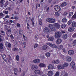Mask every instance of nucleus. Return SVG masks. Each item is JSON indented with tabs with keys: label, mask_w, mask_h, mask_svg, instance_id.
Listing matches in <instances>:
<instances>
[{
	"label": "nucleus",
	"mask_w": 76,
	"mask_h": 76,
	"mask_svg": "<svg viewBox=\"0 0 76 76\" xmlns=\"http://www.w3.org/2000/svg\"><path fill=\"white\" fill-rule=\"evenodd\" d=\"M47 22H49V23H54L55 22V19L53 18H49L46 19Z\"/></svg>",
	"instance_id": "1"
},
{
	"label": "nucleus",
	"mask_w": 76,
	"mask_h": 76,
	"mask_svg": "<svg viewBox=\"0 0 76 76\" xmlns=\"http://www.w3.org/2000/svg\"><path fill=\"white\" fill-rule=\"evenodd\" d=\"M34 73L35 74H37V75H42V72L40 71V70L39 69H36V70L34 71Z\"/></svg>",
	"instance_id": "2"
},
{
	"label": "nucleus",
	"mask_w": 76,
	"mask_h": 76,
	"mask_svg": "<svg viewBox=\"0 0 76 76\" xmlns=\"http://www.w3.org/2000/svg\"><path fill=\"white\" fill-rule=\"evenodd\" d=\"M55 34L54 37L56 38H58L61 37V35H60V33L59 32H55Z\"/></svg>",
	"instance_id": "3"
},
{
	"label": "nucleus",
	"mask_w": 76,
	"mask_h": 76,
	"mask_svg": "<svg viewBox=\"0 0 76 76\" xmlns=\"http://www.w3.org/2000/svg\"><path fill=\"white\" fill-rule=\"evenodd\" d=\"M54 9L57 12H60V10H61L60 7L58 5L55 6Z\"/></svg>",
	"instance_id": "4"
},
{
	"label": "nucleus",
	"mask_w": 76,
	"mask_h": 76,
	"mask_svg": "<svg viewBox=\"0 0 76 76\" xmlns=\"http://www.w3.org/2000/svg\"><path fill=\"white\" fill-rule=\"evenodd\" d=\"M49 27L52 31H56V28L54 26L52 25H49Z\"/></svg>",
	"instance_id": "5"
},
{
	"label": "nucleus",
	"mask_w": 76,
	"mask_h": 76,
	"mask_svg": "<svg viewBox=\"0 0 76 76\" xmlns=\"http://www.w3.org/2000/svg\"><path fill=\"white\" fill-rule=\"evenodd\" d=\"M47 45H49V46H50V47H52V48H57V46L54 44H52L51 43H47Z\"/></svg>",
	"instance_id": "6"
},
{
	"label": "nucleus",
	"mask_w": 76,
	"mask_h": 76,
	"mask_svg": "<svg viewBox=\"0 0 76 76\" xmlns=\"http://www.w3.org/2000/svg\"><path fill=\"white\" fill-rule=\"evenodd\" d=\"M71 66V67H72L73 69L75 70H76V67L75 66V62H72L70 64Z\"/></svg>",
	"instance_id": "7"
},
{
	"label": "nucleus",
	"mask_w": 76,
	"mask_h": 76,
	"mask_svg": "<svg viewBox=\"0 0 76 76\" xmlns=\"http://www.w3.org/2000/svg\"><path fill=\"white\" fill-rule=\"evenodd\" d=\"M43 32L45 34H48L49 33V29L47 27H45L43 29Z\"/></svg>",
	"instance_id": "8"
},
{
	"label": "nucleus",
	"mask_w": 76,
	"mask_h": 76,
	"mask_svg": "<svg viewBox=\"0 0 76 76\" xmlns=\"http://www.w3.org/2000/svg\"><path fill=\"white\" fill-rule=\"evenodd\" d=\"M48 69L50 70L51 69H54V66L52 64H49L48 66Z\"/></svg>",
	"instance_id": "9"
},
{
	"label": "nucleus",
	"mask_w": 76,
	"mask_h": 76,
	"mask_svg": "<svg viewBox=\"0 0 76 76\" xmlns=\"http://www.w3.org/2000/svg\"><path fill=\"white\" fill-rule=\"evenodd\" d=\"M54 26H55L56 28H57V29H59L60 28V24L58 23H55L54 24Z\"/></svg>",
	"instance_id": "10"
},
{
	"label": "nucleus",
	"mask_w": 76,
	"mask_h": 76,
	"mask_svg": "<svg viewBox=\"0 0 76 76\" xmlns=\"http://www.w3.org/2000/svg\"><path fill=\"white\" fill-rule=\"evenodd\" d=\"M52 63H53V64H58L59 63H60V61L57 60L56 61H52Z\"/></svg>",
	"instance_id": "11"
},
{
	"label": "nucleus",
	"mask_w": 76,
	"mask_h": 76,
	"mask_svg": "<svg viewBox=\"0 0 76 76\" xmlns=\"http://www.w3.org/2000/svg\"><path fill=\"white\" fill-rule=\"evenodd\" d=\"M33 62L34 63H38L40 62V60L39 59H35L33 61Z\"/></svg>",
	"instance_id": "12"
},
{
	"label": "nucleus",
	"mask_w": 76,
	"mask_h": 76,
	"mask_svg": "<svg viewBox=\"0 0 76 76\" xmlns=\"http://www.w3.org/2000/svg\"><path fill=\"white\" fill-rule=\"evenodd\" d=\"M48 47L47 45H43L42 47V49L43 50H45L48 48Z\"/></svg>",
	"instance_id": "13"
},
{
	"label": "nucleus",
	"mask_w": 76,
	"mask_h": 76,
	"mask_svg": "<svg viewBox=\"0 0 76 76\" xmlns=\"http://www.w3.org/2000/svg\"><path fill=\"white\" fill-rule=\"evenodd\" d=\"M74 29L75 28H73V27H71L69 28L68 31L69 32H73Z\"/></svg>",
	"instance_id": "14"
},
{
	"label": "nucleus",
	"mask_w": 76,
	"mask_h": 76,
	"mask_svg": "<svg viewBox=\"0 0 76 76\" xmlns=\"http://www.w3.org/2000/svg\"><path fill=\"white\" fill-rule=\"evenodd\" d=\"M62 41V40H61V39H58L56 41V44H60L61 42Z\"/></svg>",
	"instance_id": "15"
},
{
	"label": "nucleus",
	"mask_w": 76,
	"mask_h": 76,
	"mask_svg": "<svg viewBox=\"0 0 76 76\" xmlns=\"http://www.w3.org/2000/svg\"><path fill=\"white\" fill-rule=\"evenodd\" d=\"M67 34H64L62 36V38L63 39H67Z\"/></svg>",
	"instance_id": "16"
},
{
	"label": "nucleus",
	"mask_w": 76,
	"mask_h": 76,
	"mask_svg": "<svg viewBox=\"0 0 76 76\" xmlns=\"http://www.w3.org/2000/svg\"><path fill=\"white\" fill-rule=\"evenodd\" d=\"M68 53L69 55H73L74 54V51L73 50H70L68 51Z\"/></svg>",
	"instance_id": "17"
},
{
	"label": "nucleus",
	"mask_w": 76,
	"mask_h": 76,
	"mask_svg": "<svg viewBox=\"0 0 76 76\" xmlns=\"http://www.w3.org/2000/svg\"><path fill=\"white\" fill-rule=\"evenodd\" d=\"M48 76H53V71H49L48 73Z\"/></svg>",
	"instance_id": "18"
},
{
	"label": "nucleus",
	"mask_w": 76,
	"mask_h": 76,
	"mask_svg": "<svg viewBox=\"0 0 76 76\" xmlns=\"http://www.w3.org/2000/svg\"><path fill=\"white\" fill-rule=\"evenodd\" d=\"M66 60L67 61L70 62L72 60V58L69 57H67L66 58Z\"/></svg>",
	"instance_id": "19"
},
{
	"label": "nucleus",
	"mask_w": 76,
	"mask_h": 76,
	"mask_svg": "<svg viewBox=\"0 0 76 76\" xmlns=\"http://www.w3.org/2000/svg\"><path fill=\"white\" fill-rule=\"evenodd\" d=\"M48 40L49 41H53L54 40V37L53 36L50 37L48 39Z\"/></svg>",
	"instance_id": "20"
},
{
	"label": "nucleus",
	"mask_w": 76,
	"mask_h": 76,
	"mask_svg": "<svg viewBox=\"0 0 76 76\" xmlns=\"http://www.w3.org/2000/svg\"><path fill=\"white\" fill-rule=\"evenodd\" d=\"M72 25L73 27H76V22L73 21L72 23Z\"/></svg>",
	"instance_id": "21"
},
{
	"label": "nucleus",
	"mask_w": 76,
	"mask_h": 76,
	"mask_svg": "<svg viewBox=\"0 0 76 76\" xmlns=\"http://www.w3.org/2000/svg\"><path fill=\"white\" fill-rule=\"evenodd\" d=\"M38 68V66H36V65H33L31 66L32 69H36Z\"/></svg>",
	"instance_id": "22"
},
{
	"label": "nucleus",
	"mask_w": 76,
	"mask_h": 76,
	"mask_svg": "<svg viewBox=\"0 0 76 76\" xmlns=\"http://www.w3.org/2000/svg\"><path fill=\"white\" fill-rule=\"evenodd\" d=\"M12 32V30L10 29H8V28L7 29V31L6 32V34H8V32H10V33H11V32Z\"/></svg>",
	"instance_id": "23"
},
{
	"label": "nucleus",
	"mask_w": 76,
	"mask_h": 76,
	"mask_svg": "<svg viewBox=\"0 0 76 76\" xmlns=\"http://www.w3.org/2000/svg\"><path fill=\"white\" fill-rule=\"evenodd\" d=\"M62 22L63 23H66L67 22V19L66 18H64L62 20Z\"/></svg>",
	"instance_id": "24"
},
{
	"label": "nucleus",
	"mask_w": 76,
	"mask_h": 76,
	"mask_svg": "<svg viewBox=\"0 0 76 76\" xmlns=\"http://www.w3.org/2000/svg\"><path fill=\"white\" fill-rule=\"evenodd\" d=\"M67 5V4L66 2H64L63 3L61 4V7H64L66 6Z\"/></svg>",
	"instance_id": "25"
},
{
	"label": "nucleus",
	"mask_w": 76,
	"mask_h": 76,
	"mask_svg": "<svg viewBox=\"0 0 76 76\" xmlns=\"http://www.w3.org/2000/svg\"><path fill=\"white\" fill-rule=\"evenodd\" d=\"M40 67H45V65L44 64H39Z\"/></svg>",
	"instance_id": "26"
},
{
	"label": "nucleus",
	"mask_w": 76,
	"mask_h": 76,
	"mask_svg": "<svg viewBox=\"0 0 76 76\" xmlns=\"http://www.w3.org/2000/svg\"><path fill=\"white\" fill-rule=\"evenodd\" d=\"M45 55L48 58L50 56V53H45Z\"/></svg>",
	"instance_id": "27"
},
{
	"label": "nucleus",
	"mask_w": 76,
	"mask_h": 76,
	"mask_svg": "<svg viewBox=\"0 0 76 76\" xmlns=\"http://www.w3.org/2000/svg\"><path fill=\"white\" fill-rule=\"evenodd\" d=\"M64 67H67L68 66H69V64L67 63H64V64L63 65Z\"/></svg>",
	"instance_id": "28"
},
{
	"label": "nucleus",
	"mask_w": 76,
	"mask_h": 76,
	"mask_svg": "<svg viewBox=\"0 0 76 76\" xmlns=\"http://www.w3.org/2000/svg\"><path fill=\"white\" fill-rule=\"evenodd\" d=\"M4 2H5V1L4 0H1V1H0V4L1 5H3V3Z\"/></svg>",
	"instance_id": "29"
},
{
	"label": "nucleus",
	"mask_w": 76,
	"mask_h": 76,
	"mask_svg": "<svg viewBox=\"0 0 76 76\" xmlns=\"http://www.w3.org/2000/svg\"><path fill=\"white\" fill-rule=\"evenodd\" d=\"M18 50L20 54H22V49L21 48H19Z\"/></svg>",
	"instance_id": "30"
},
{
	"label": "nucleus",
	"mask_w": 76,
	"mask_h": 76,
	"mask_svg": "<svg viewBox=\"0 0 76 76\" xmlns=\"http://www.w3.org/2000/svg\"><path fill=\"white\" fill-rule=\"evenodd\" d=\"M73 45L74 46H75V47H76V39L74 41V42L73 43Z\"/></svg>",
	"instance_id": "31"
},
{
	"label": "nucleus",
	"mask_w": 76,
	"mask_h": 76,
	"mask_svg": "<svg viewBox=\"0 0 76 76\" xmlns=\"http://www.w3.org/2000/svg\"><path fill=\"white\" fill-rule=\"evenodd\" d=\"M63 47V45H60L59 47H58V49L59 50H61V49H62Z\"/></svg>",
	"instance_id": "32"
},
{
	"label": "nucleus",
	"mask_w": 76,
	"mask_h": 76,
	"mask_svg": "<svg viewBox=\"0 0 76 76\" xmlns=\"http://www.w3.org/2000/svg\"><path fill=\"white\" fill-rule=\"evenodd\" d=\"M55 15L56 16H60V14H59V13L57 12L55 13Z\"/></svg>",
	"instance_id": "33"
},
{
	"label": "nucleus",
	"mask_w": 76,
	"mask_h": 76,
	"mask_svg": "<svg viewBox=\"0 0 76 76\" xmlns=\"http://www.w3.org/2000/svg\"><path fill=\"white\" fill-rule=\"evenodd\" d=\"M14 71L16 73H18V69L16 68H14Z\"/></svg>",
	"instance_id": "34"
},
{
	"label": "nucleus",
	"mask_w": 76,
	"mask_h": 76,
	"mask_svg": "<svg viewBox=\"0 0 76 76\" xmlns=\"http://www.w3.org/2000/svg\"><path fill=\"white\" fill-rule=\"evenodd\" d=\"M62 67V65H59L57 67L59 69H62V67Z\"/></svg>",
	"instance_id": "35"
},
{
	"label": "nucleus",
	"mask_w": 76,
	"mask_h": 76,
	"mask_svg": "<svg viewBox=\"0 0 76 76\" xmlns=\"http://www.w3.org/2000/svg\"><path fill=\"white\" fill-rule=\"evenodd\" d=\"M3 45L2 43H0V49L1 50L3 49Z\"/></svg>",
	"instance_id": "36"
},
{
	"label": "nucleus",
	"mask_w": 76,
	"mask_h": 76,
	"mask_svg": "<svg viewBox=\"0 0 76 76\" xmlns=\"http://www.w3.org/2000/svg\"><path fill=\"white\" fill-rule=\"evenodd\" d=\"M7 60H8L9 62H10V60H12V58L10 56H9L7 58Z\"/></svg>",
	"instance_id": "37"
},
{
	"label": "nucleus",
	"mask_w": 76,
	"mask_h": 76,
	"mask_svg": "<svg viewBox=\"0 0 76 76\" xmlns=\"http://www.w3.org/2000/svg\"><path fill=\"white\" fill-rule=\"evenodd\" d=\"M59 72H57L55 75V76H59Z\"/></svg>",
	"instance_id": "38"
},
{
	"label": "nucleus",
	"mask_w": 76,
	"mask_h": 76,
	"mask_svg": "<svg viewBox=\"0 0 76 76\" xmlns=\"http://www.w3.org/2000/svg\"><path fill=\"white\" fill-rule=\"evenodd\" d=\"M42 20H39V25H42Z\"/></svg>",
	"instance_id": "39"
},
{
	"label": "nucleus",
	"mask_w": 76,
	"mask_h": 76,
	"mask_svg": "<svg viewBox=\"0 0 76 76\" xmlns=\"http://www.w3.org/2000/svg\"><path fill=\"white\" fill-rule=\"evenodd\" d=\"M73 13L72 12H71L69 13V16H72L73 15Z\"/></svg>",
	"instance_id": "40"
},
{
	"label": "nucleus",
	"mask_w": 76,
	"mask_h": 76,
	"mask_svg": "<svg viewBox=\"0 0 76 76\" xmlns=\"http://www.w3.org/2000/svg\"><path fill=\"white\" fill-rule=\"evenodd\" d=\"M18 49L16 48H15L13 49V51H18Z\"/></svg>",
	"instance_id": "41"
},
{
	"label": "nucleus",
	"mask_w": 76,
	"mask_h": 76,
	"mask_svg": "<svg viewBox=\"0 0 76 76\" xmlns=\"http://www.w3.org/2000/svg\"><path fill=\"white\" fill-rule=\"evenodd\" d=\"M65 27H66V25H65L64 24H62L61 26V27L62 28H65Z\"/></svg>",
	"instance_id": "42"
},
{
	"label": "nucleus",
	"mask_w": 76,
	"mask_h": 76,
	"mask_svg": "<svg viewBox=\"0 0 76 76\" xmlns=\"http://www.w3.org/2000/svg\"><path fill=\"white\" fill-rule=\"evenodd\" d=\"M72 20H69L68 22V25H70V24H71V23H72Z\"/></svg>",
	"instance_id": "43"
},
{
	"label": "nucleus",
	"mask_w": 76,
	"mask_h": 76,
	"mask_svg": "<svg viewBox=\"0 0 76 76\" xmlns=\"http://www.w3.org/2000/svg\"><path fill=\"white\" fill-rule=\"evenodd\" d=\"M65 73L64 71H62L61 72V75H64Z\"/></svg>",
	"instance_id": "44"
},
{
	"label": "nucleus",
	"mask_w": 76,
	"mask_h": 76,
	"mask_svg": "<svg viewBox=\"0 0 76 76\" xmlns=\"http://www.w3.org/2000/svg\"><path fill=\"white\" fill-rule=\"evenodd\" d=\"M16 59L17 61H19V56L18 55H17L16 56Z\"/></svg>",
	"instance_id": "45"
},
{
	"label": "nucleus",
	"mask_w": 76,
	"mask_h": 76,
	"mask_svg": "<svg viewBox=\"0 0 76 76\" xmlns=\"http://www.w3.org/2000/svg\"><path fill=\"white\" fill-rule=\"evenodd\" d=\"M8 1H7V2L5 3V5L4 6V7H6V6L8 5Z\"/></svg>",
	"instance_id": "46"
},
{
	"label": "nucleus",
	"mask_w": 76,
	"mask_h": 76,
	"mask_svg": "<svg viewBox=\"0 0 76 76\" xmlns=\"http://www.w3.org/2000/svg\"><path fill=\"white\" fill-rule=\"evenodd\" d=\"M19 33L20 34H22V33H23V30L20 29L19 30Z\"/></svg>",
	"instance_id": "47"
},
{
	"label": "nucleus",
	"mask_w": 76,
	"mask_h": 76,
	"mask_svg": "<svg viewBox=\"0 0 76 76\" xmlns=\"http://www.w3.org/2000/svg\"><path fill=\"white\" fill-rule=\"evenodd\" d=\"M17 27H19V28H20V24L19 23L17 24Z\"/></svg>",
	"instance_id": "48"
},
{
	"label": "nucleus",
	"mask_w": 76,
	"mask_h": 76,
	"mask_svg": "<svg viewBox=\"0 0 76 76\" xmlns=\"http://www.w3.org/2000/svg\"><path fill=\"white\" fill-rule=\"evenodd\" d=\"M8 45V47L9 48H11V46H12V45L10 44V43H9Z\"/></svg>",
	"instance_id": "49"
},
{
	"label": "nucleus",
	"mask_w": 76,
	"mask_h": 76,
	"mask_svg": "<svg viewBox=\"0 0 76 76\" xmlns=\"http://www.w3.org/2000/svg\"><path fill=\"white\" fill-rule=\"evenodd\" d=\"M37 47H38V44H35L34 45V48H36Z\"/></svg>",
	"instance_id": "50"
},
{
	"label": "nucleus",
	"mask_w": 76,
	"mask_h": 76,
	"mask_svg": "<svg viewBox=\"0 0 76 76\" xmlns=\"http://www.w3.org/2000/svg\"><path fill=\"white\" fill-rule=\"evenodd\" d=\"M10 37L11 38V39H14V37H13V36L12 34H11L10 35Z\"/></svg>",
	"instance_id": "51"
},
{
	"label": "nucleus",
	"mask_w": 76,
	"mask_h": 76,
	"mask_svg": "<svg viewBox=\"0 0 76 76\" xmlns=\"http://www.w3.org/2000/svg\"><path fill=\"white\" fill-rule=\"evenodd\" d=\"M25 19L26 21V22H28V17H25Z\"/></svg>",
	"instance_id": "52"
},
{
	"label": "nucleus",
	"mask_w": 76,
	"mask_h": 76,
	"mask_svg": "<svg viewBox=\"0 0 76 76\" xmlns=\"http://www.w3.org/2000/svg\"><path fill=\"white\" fill-rule=\"evenodd\" d=\"M3 12L5 14H8V11H4Z\"/></svg>",
	"instance_id": "53"
},
{
	"label": "nucleus",
	"mask_w": 76,
	"mask_h": 76,
	"mask_svg": "<svg viewBox=\"0 0 76 76\" xmlns=\"http://www.w3.org/2000/svg\"><path fill=\"white\" fill-rule=\"evenodd\" d=\"M9 44V42H6L5 43V45H6V46H7V45H8Z\"/></svg>",
	"instance_id": "54"
},
{
	"label": "nucleus",
	"mask_w": 76,
	"mask_h": 76,
	"mask_svg": "<svg viewBox=\"0 0 76 76\" xmlns=\"http://www.w3.org/2000/svg\"><path fill=\"white\" fill-rule=\"evenodd\" d=\"M64 76H68V74L66 72L64 75Z\"/></svg>",
	"instance_id": "55"
},
{
	"label": "nucleus",
	"mask_w": 76,
	"mask_h": 76,
	"mask_svg": "<svg viewBox=\"0 0 76 76\" xmlns=\"http://www.w3.org/2000/svg\"><path fill=\"white\" fill-rule=\"evenodd\" d=\"M39 58H40L43 59V58H44V56H40L39 57Z\"/></svg>",
	"instance_id": "56"
},
{
	"label": "nucleus",
	"mask_w": 76,
	"mask_h": 76,
	"mask_svg": "<svg viewBox=\"0 0 76 76\" xmlns=\"http://www.w3.org/2000/svg\"><path fill=\"white\" fill-rule=\"evenodd\" d=\"M19 70L18 71V72H19V73H20V72H21V71L22 70V69H21V68H19Z\"/></svg>",
	"instance_id": "57"
},
{
	"label": "nucleus",
	"mask_w": 76,
	"mask_h": 76,
	"mask_svg": "<svg viewBox=\"0 0 76 76\" xmlns=\"http://www.w3.org/2000/svg\"><path fill=\"white\" fill-rule=\"evenodd\" d=\"M21 60L22 61H23L25 60V59L24 58H21Z\"/></svg>",
	"instance_id": "58"
},
{
	"label": "nucleus",
	"mask_w": 76,
	"mask_h": 76,
	"mask_svg": "<svg viewBox=\"0 0 76 76\" xmlns=\"http://www.w3.org/2000/svg\"><path fill=\"white\" fill-rule=\"evenodd\" d=\"M2 58H3V60H4V61H5V60H6V57H3Z\"/></svg>",
	"instance_id": "59"
},
{
	"label": "nucleus",
	"mask_w": 76,
	"mask_h": 76,
	"mask_svg": "<svg viewBox=\"0 0 76 76\" xmlns=\"http://www.w3.org/2000/svg\"><path fill=\"white\" fill-rule=\"evenodd\" d=\"M75 7H76L75 6H72V9H75Z\"/></svg>",
	"instance_id": "60"
},
{
	"label": "nucleus",
	"mask_w": 76,
	"mask_h": 76,
	"mask_svg": "<svg viewBox=\"0 0 76 76\" xmlns=\"http://www.w3.org/2000/svg\"><path fill=\"white\" fill-rule=\"evenodd\" d=\"M4 14H3V13L1 12L0 13V16H3Z\"/></svg>",
	"instance_id": "61"
},
{
	"label": "nucleus",
	"mask_w": 76,
	"mask_h": 76,
	"mask_svg": "<svg viewBox=\"0 0 76 76\" xmlns=\"http://www.w3.org/2000/svg\"><path fill=\"white\" fill-rule=\"evenodd\" d=\"M7 10H11V8L10 7H8L7 8Z\"/></svg>",
	"instance_id": "62"
},
{
	"label": "nucleus",
	"mask_w": 76,
	"mask_h": 76,
	"mask_svg": "<svg viewBox=\"0 0 76 76\" xmlns=\"http://www.w3.org/2000/svg\"><path fill=\"white\" fill-rule=\"evenodd\" d=\"M5 18H10V17H9L8 15H6L5 17Z\"/></svg>",
	"instance_id": "63"
},
{
	"label": "nucleus",
	"mask_w": 76,
	"mask_h": 76,
	"mask_svg": "<svg viewBox=\"0 0 76 76\" xmlns=\"http://www.w3.org/2000/svg\"><path fill=\"white\" fill-rule=\"evenodd\" d=\"M23 44L24 45H26V43L25 42H23Z\"/></svg>",
	"instance_id": "64"
}]
</instances>
